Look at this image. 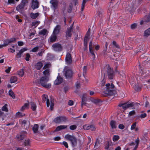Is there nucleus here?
<instances>
[{
  "instance_id": "obj_1",
  "label": "nucleus",
  "mask_w": 150,
  "mask_h": 150,
  "mask_svg": "<svg viewBox=\"0 0 150 150\" xmlns=\"http://www.w3.org/2000/svg\"><path fill=\"white\" fill-rule=\"evenodd\" d=\"M48 96L47 95H43L42 97V101L45 103L46 101V104L48 107H49L50 105V109L52 110L54 105V100L53 99L51 98L50 101L47 98Z\"/></svg>"
},
{
  "instance_id": "obj_2",
  "label": "nucleus",
  "mask_w": 150,
  "mask_h": 150,
  "mask_svg": "<svg viewBox=\"0 0 150 150\" xmlns=\"http://www.w3.org/2000/svg\"><path fill=\"white\" fill-rule=\"evenodd\" d=\"M64 138L66 140L70 142L73 147H74L76 145L77 143V139L74 135L67 134L65 136Z\"/></svg>"
},
{
  "instance_id": "obj_3",
  "label": "nucleus",
  "mask_w": 150,
  "mask_h": 150,
  "mask_svg": "<svg viewBox=\"0 0 150 150\" xmlns=\"http://www.w3.org/2000/svg\"><path fill=\"white\" fill-rule=\"evenodd\" d=\"M106 89L104 91V93L106 95H112L113 94V88H114V85L112 83H107L106 84Z\"/></svg>"
},
{
  "instance_id": "obj_4",
  "label": "nucleus",
  "mask_w": 150,
  "mask_h": 150,
  "mask_svg": "<svg viewBox=\"0 0 150 150\" xmlns=\"http://www.w3.org/2000/svg\"><path fill=\"white\" fill-rule=\"evenodd\" d=\"M48 81V78L46 76L42 77L40 79V83L44 88H50L51 86L50 83H47Z\"/></svg>"
},
{
  "instance_id": "obj_5",
  "label": "nucleus",
  "mask_w": 150,
  "mask_h": 150,
  "mask_svg": "<svg viewBox=\"0 0 150 150\" xmlns=\"http://www.w3.org/2000/svg\"><path fill=\"white\" fill-rule=\"evenodd\" d=\"M63 72L66 78H70L72 76L73 73L71 70L67 67L64 68Z\"/></svg>"
},
{
  "instance_id": "obj_6",
  "label": "nucleus",
  "mask_w": 150,
  "mask_h": 150,
  "mask_svg": "<svg viewBox=\"0 0 150 150\" xmlns=\"http://www.w3.org/2000/svg\"><path fill=\"white\" fill-rule=\"evenodd\" d=\"M136 3L135 1L132 2V4L131 3H129L128 5H127L125 8V9L126 11L131 12L134 10L135 8Z\"/></svg>"
},
{
  "instance_id": "obj_7",
  "label": "nucleus",
  "mask_w": 150,
  "mask_h": 150,
  "mask_svg": "<svg viewBox=\"0 0 150 150\" xmlns=\"http://www.w3.org/2000/svg\"><path fill=\"white\" fill-rule=\"evenodd\" d=\"M67 119L64 116L58 117L54 120V121L56 123H61L67 121Z\"/></svg>"
},
{
  "instance_id": "obj_8",
  "label": "nucleus",
  "mask_w": 150,
  "mask_h": 150,
  "mask_svg": "<svg viewBox=\"0 0 150 150\" xmlns=\"http://www.w3.org/2000/svg\"><path fill=\"white\" fill-rule=\"evenodd\" d=\"M107 72L108 78L110 79H113L114 77V73L113 69L110 67L109 65H106Z\"/></svg>"
},
{
  "instance_id": "obj_9",
  "label": "nucleus",
  "mask_w": 150,
  "mask_h": 150,
  "mask_svg": "<svg viewBox=\"0 0 150 150\" xmlns=\"http://www.w3.org/2000/svg\"><path fill=\"white\" fill-rule=\"evenodd\" d=\"M53 50L55 51H61L62 50V47L61 44L58 43H55L52 45Z\"/></svg>"
},
{
  "instance_id": "obj_10",
  "label": "nucleus",
  "mask_w": 150,
  "mask_h": 150,
  "mask_svg": "<svg viewBox=\"0 0 150 150\" xmlns=\"http://www.w3.org/2000/svg\"><path fill=\"white\" fill-rule=\"evenodd\" d=\"M58 1L57 0H51L50 1V3L51 4V7L54 10L56 9L57 7L58 4Z\"/></svg>"
},
{
  "instance_id": "obj_11",
  "label": "nucleus",
  "mask_w": 150,
  "mask_h": 150,
  "mask_svg": "<svg viewBox=\"0 0 150 150\" xmlns=\"http://www.w3.org/2000/svg\"><path fill=\"white\" fill-rule=\"evenodd\" d=\"M27 134L26 132H22L17 135L16 138L18 140H22L25 137Z\"/></svg>"
},
{
  "instance_id": "obj_12",
  "label": "nucleus",
  "mask_w": 150,
  "mask_h": 150,
  "mask_svg": "<svg viewBox=\"0 0 150 150\" xmlns=\"http://www.w3.org/2000/svg\"><path fill=\"white\" fill-rule=\"evenodd\" d=\"M65 61L68 64H71L72 62L71 55L69 52L67 53L66 54L65 58Z\"/></svg>"
},
{
  "instance_id": "obj_13",
  "label": "nucleus",
  "mask_w": 150,
  "mask_h": 150,
  "mask_svg": "<svg viewBox=\"0 0 150 150\" xmlns=\"http://www.w3.org/2000/svg\"><path fill=\"white\" fill-rule=\"evenodd\" d=\"M60 29L61 26L59 25H57L54 28L52 33L57 35L59 33Z\"/></svg>"
},
{
  "instance_id": "obj_14",
  "label": "nucleus",
  "mask_w": 150,
  "mask_h": 150,
  "mask_svg": "<svg viewBox=\"0 0 150 150\" xmlns=\"http://www.w3.org/2000/svg\"><path fill=\"white\" fill-rule=\"evenodd\" d=\"M120 2H117V3L115 5V6L112 7H111L110 6H112V4H110V7L108 8V10L110 11H112V10L114 11L117 9L119 5L120 4Z\"/></svg>"
},
{
  "instance_id": "obj_15",
  "label": "nucleus",
  "mask_w": 150,
  "mask_h": 150,
  "mask_svg": "<svg viewBox=\"0 0 150 150\" xmlns=\"http://www.w3.org/2000/svg\"><path fill=\"white\" fill-rule=\"evenodd\" d=\"M57 35L52 33L49 39V42H55L57 38Z\"/></svg>"
},
{
  "instance_id": "obj_16",
  "label": "nucleus",
  "mask_w": 150,
  "mask_h": 150,
  "mask_svg": "<svg viewBox=\"0 0 150 150\" xmlns=\"http://www.w3.org/2000/svg\"><path fill=\"white\" fill-rule=\"evenodd\" d=\"M31 7L33 9L38 8L39 7V3L38 1L37 0L33 1Z\"/></svg>"
},
{
  "instance_id": "obj_17",
  "label": "nucleus",
  "mask_w": 150,
  "mask_h": 150,
  "mask_svg": "<svg viewBox=\"0 0 150 150\" xmlns=\"http://www.w3.org/2000/svg\"><path fill=\"white\" fill-rule=\"evenodd\" d=\"M74 23L70 27L68 28L67 29V31H66V35L67 37H70L71 35V31L72 29L73 26V25Z\"/></svg>"
},
{
  "instance_id": "obj_18",
  "label": "nucleus",
  "mask_w": 150,
  "mask_h": 150,
  "mask_svg": "<svg viewBox=\"0 0 150 150\" xmlns=\"http://www.w3.org/2000/svg\"><path fill=\"white\" fill-rule=\"evenodd\" d=\"M62 79L60 76H58L57 79L54 82V83L56 85H58L61 83L62 81Z\"/></svg>"
},
{
  "instance_id": "obj_19",
  "label": "nucleus",
  "mask_w": 150,
  "mask_h": 150,
  "mask_svg": "<svg viewBox=\"0 0 150 150\" xmlns=\"http://www.w3.org/2000/svg\"><path fill=\"white\" fill-rule=\"evenodd\" d=\"M67 127V125H60L57 127L55 130L56 131H59L61 130L66 129Z\"/></svg>"
},
{
  "instance_id": "obj_20",
  "label": "nucleus",
  "mask_w": 150,
  "mask_h": 150,
  "mask_svg": "<svg viewBox=\"0 0 150 150\" xmlns=\"http://www.w3.org/2000/svg\"><path fill=\"white\" fill-rule=\"evenodd\" d=\"M27 49L26 48H24L22 49L17 54V57L18 58H19L21 57V55L24 52L26 51Z\"/></svg>"
},
{
  "instance_id": "obj_21",
  "label": "nucleus",
  "mask_w": 150,
  "mask_h": 150,
  "mask_svg": "<svg viewBox=\"0 0 150 150\" xmlns=\"http://www.w3.org/2000/svg\"><path fill=\"white\" fill-rule=\"evenodd\" d=\"M39 15V13H31L30 14V16L33 19H35Z\"/></svg>"
},
{
  "instance_id": "obj_22",
  "label": "nucleus",
  "mask_w": 150,
  "mask_h": 150,
  "mask_svg": "<svg viewBox=\"0 0 150 150\" xmlns=\"http://www.w3.org/2000/svg\"><path fill=\"white\" fill-rule=\"evenodd\" d=\"M43 64L41 62H37L35 65V67L38 70L40 69L42 67Z\"/></svg>"
},
{
  "instance_id": "obj_23",
  "label": "nucleus",
  "mask_w": 150,
  "mask_h": 150,
  "mask_svg": "<svg viewBox=\"0 0 150 150\" xmlns=\"http://www.w3.org/2000/svg\"><path fill=\"white\" fill-rule=\"evenodd\" d=\"M110 126L112 129H115L116 127V122L112 120L110 123Z\"/></svg>"
},
{
  "instance_id": "obj_24",
  "label": "nucleus",
  "mask_w": 150,
  "mask_h": 150,
  "mask_svg": "<svg viewBox=\"0 0 150 150\" xmlns=\"http://www.w3.org/2000/svg\"><path fill=\"white\" fill-rule=\"evenodd\" d=\"M30 104L32 110L33 111L35 110L37 107V106L35 104L32 102H31Z\"/></svg>"
},
{
  "instance_id": "obj_25",
  "label": "nucleus",
  "mask_w": 150,
  "mask_h": 150,
  "mask_svg": "<svg viewBox=\"0 0 150 150\" xmlns=\"http://www.w3.org/2000/svg\"><path fill=\"white\" fill-rule=\"evenodd\" d=\"M150 35V28L145 30L144 32V36L145 37H148Z\"/></svg>"
},
{
  "instance_id": "obj_26",
  "label": "nucleus",
  "mask_w": 150,
  "mask_h": 150,
  "mask_svg": "<svg viewBox=\"0 0 150 150\" xmlns=\"http://www.w3.org/2000/svg\"><path fill=\"white\" fill-rule=\"evenodd\" d=\"M24 7L25 6L24 5L21 3L17 6L16 9L18 11H20L23 9Z\"/></svg>"
},
{
  "instance_id": "obj_27",
  "label": "nucleus",
  "mask_w": 150,
  "mask_h": 150,
  "mask_svg": "<svg viewBox=\"0 0 150 150\" xmlns=\"http://www.w3.org/2000/svg\"><path fill=\"white\" fill-rule=\"evenodd\" d=\"M10 80L11 83H14L17 81V78L15 76H12L11 77Z\"/></svg>"
},
{
  "instance_id": "obj_28",
  "label": "nucleus",
  "mask_w": 150,
  "mask_h": 150,
  "mask_svg": "<svg viewBox=\"0 0 150 150\" xmlns=\"http://www.w3.org/2000/svg\"><path fill=\"white\" fill-rule=\"evenodd\" d=\"M91 101L92 102L96 104H98L102 102L101 100L99 99H93Z\"/></svg>"
},
{
  "instance_id": "obj_29",
  "label": "nucleus",
  "mask_w": 150,
  "mask_h": 150,
  "mask_svg": "<svg viewBox=\"0 0 150 150\" xmlns=\"http://www.w3.org/2000/svg\"><path fill=\"white\" fill-rule=\"evenodd\" d=\"M118 106L120 107H121L124 110H126L128 108V107L127 103L119 104Z\"/></svg>"
},
{
  "instance_id": "obj_30",
  "label": "nucleus",
  "mask_w": 150,
  "mask_h": 150,
  "mask_svg": "<svg viewBox=\"0 0 150 150\" xmlns=\"http://www.w3.org/2000/svg\"><path fill=\"white\" fill-rule=\"evenodd\" d=\"M99 144L100 141L98 139H97L94 146V148L95 149H97L99 147Z\"/></svg>"
},
{
  "instance_id": "obj_31",
  "label": "nucleus",
  "mask_w": 150,
  "mask_h": 150,
  "mask_svg": "<svg viewBox=\"0 0 150 150\" xmlns=\"http://www.w3.org/2000/svg\"><path fill=\"white\" fill-rule=\"evenodd\" d=\"M8 93L9 96L12 97L13 99L15 98V94L11 89L9 91Z\"/></svg>"
},
{
  "instance_id": "obj_32",
  "label": "nucleus",
  "mask_w": 150,
  "mask_h": 150,
  "mask_svg": "<svg viewBox=\"0 0 150 150\" xmlns=\"http://www.w3.org/2000/svg\"><path fill=\"white\" fill-rule=\"evenodd\" d=\"M38 126L37 124H35L34 125L33 129L34 133H37V132L38 129Z\"/></svg>"
},
{
  "instance_id": "obj_33",
  "label": "nucleus",
  "mask_w": 150,
  "mask_h": 150,
  "mask_svg": "<svg viewBox=\"0 0 150 150\" xmlns=\"http://www.w3.org/2000/svg\"><path fill=\"white\" fill-rule=\"evenodd\" d=\"M24 72L23 69L19 70L18 72V74L20 76H23Z\"/></svg>"
},
{
  "instance_id": "obj_34",
  "label": "nucleus",
  "mask_w": 150,
  "mask_h": 150,
  "mask_svg": "<svg viewBox=\"0 0 150 150\" xmlns=\"http://www.w3.org/2000/svg\"><path fill=\"white\" fill-rule=\"evenodd\" d=\"M47 32V30L45 29H43L39 32V34L40 35H44L46 34Z\"/></svg>"
},
{
  "instance_id": "obj_35",
  "label": "nucleus",
  "mask_w": 150,
  "mask_h": 150,
  "mask_svg": "<svg viewBox=\"0 0 150 150\" xmlns=\"http://www.w3.org/2000/svg\"><path fill=\"white\" fill-rule=\"evenodd\" d=\"M29 105V104L28 103H25V104L24 105L22 106L21 108V110H25V109L27 108Z\"/></svg>"
},
{
  "instance_id": "obj_36",
  "label": "nucleus",
  "mask_w": 150,
  "mask_h": 150,
  "mask_svg": "<svg viewBox=\"0 0 150 150\" xmlns=\"http://www.w3.org/2000/svg\"><path fill=\"white\" fill-rule=\"evenodd\" d=\"M128 108L130 107H134L135 105H137V103H127Z\"/></svg>"
},
{
  "instance_id": "obj_37",
  "label": "nucleus",
  "mask_w": 150,
  "mask_h": 150,
  "mask_svg": "<svg viewBox=\"0 0 150 150\" xmlns=\"http://www.w3.org/2000/svg\"><path fill=\"white\" fill-rule=\"evenodd\" d=\"M25 115L24 114L22 113H21L18 112L16 113V117H22Z\"/></svg>"
},
{
  "instance_id": "obj_38",
  "label": "nucleus",
  "mask_w": 150,
  "mask_h": 150,
  "mask_svg": "<svg viewBox=\"0 0 150 150\" xmlns=\"http://www.w3.org/2000/svg\"><path fill=\"white\" fill-rule=\"evenodd\" d=\"M91 127V125H86L83 126V128L85 130H88L90 129Z\"/></svg>"
},
{
  "instance_id": "obj_39",
  "label": "nucleus",
  "mask_w": 150,
  "mask_h": 150,
  "mask_svg": "<svg viewBox=\"0 0 150 150\" xmlns=\"http://www.w3.org/2000/svg\"><path fill=\"white\" fill-rule=\"evenodd\" d=\"M43 74L45 76L47 77V76H48L49 74V70L48 69H46L43 72Z\"/></svg>"
},
{
  "instance_id": "obj_40",
  "label": "nucleus",
  "mask_w": 150,
  "mask_h": 150,
  "mask_svg": "<svg viewBox=\"0 0 150 150\" xmlns=\"http://www.w3.org/2000/svg\"><path fill=\"white\" fill-rule=\"evenodd\" d=\"M119 139V137L118 135H114L112 138L113 141L114 142L117 141Z\"/></svg>"
},
{
  "instance_id": "obj_41",
  "label": "nucleus",
  "mask_w": 150,
  "mask_h": 150,
  "mask_svg": "<svg viewBox=\"0 0 150 150\" xmlns=\"http://www.w3.org/2000/svg\"><path fill=\"white\" fill-rule=\"evenodd\" d=\"M90 32V29L89 28L88 29V31L87 32L86 34V35L85 36V38H84L85 41V40H86V39H87V38H88V37L89 36V35Z\"/></svg>"
},
{
  "instance_id": "obj_42",
  "label": "nucleus",
  "mask_w": 150,
  "mask_h": 150,
  "mask_svg": "<svg viewBox=\"0 0 150 150\" xmlns=\"http://www.w3.org/2000/svg\"><path fill=\"white\" fill-rule=\"evenodd\" d=\"M30 143V140L28 139H27L25 140L24 142V144L25 146H28L29 145Z\"/></svg>"
},
{
  "instance_id": "obj_43",
  "label": "nucleus",
  "mask_w": 150,
  "mask_h": 150,
  "mask_svg": "<svg viewBox=\"0 0 150 150\" xmlns=\"http://www.w3.org/2000/svg\"><path fill=\"white\" fill-rule=\"evenodd\" d=\"M50 64L49 63H47L44 66L43 68L44 69H48L50 68Z\"/></svg>"
},
{
  "instance_id": "obj_44",
  "label": "nucleus",
  "mask_w": 150,
  "mask_h": 150,
  "mask_svg": "<svg viewBox=\"0 0 150 150\" xmlns=\"http://www.w3.org/2000/svg\"><path fill=\"white\" fill-rule=\"evenodd\" d=\"M86 2V0H83L81 5V10L83 11L84 8L85 4Z\"/></svg>"
},
{
  "instance_id": "obj_45",
  "label": "nucleus",
  "mask_w": 150,
  "mask_h": 150,
  "mask_svg": "<svg viewBox=\"0 0 150 150\" xmlns=\"http://www.w3.org/2000/svg\"><path fill=\"white\" fill-rule=\"evenodd\" d=\"M7 104H5L2 108V110L3 111L7 112L8 110V109L7 108Z\"/></svg>"
},
{
  "instance_id": "obj_46",
  "label": "nucleus",
  "mask_w": 150,
  "mask_h": 150,
  "mask_svg": "<svg viewBox=\"0 0 150 150\" xmlns=\"http://www.w3.org/2000/svg\"><path fill=\"white\" fill-rule=\"evenodd\" d=\"M89 51L91 54V58L94 59L95 57V55L94 53L93 50H91V51Z\"/></svg>"
},
{
  "instance_id": "obj_47",
  "label": "nucleus",
  "mask_w": 150,
  "mask_h": 150,
  "mask_svg": "<svg viewBox=\"0 0 150 150\" xmlns=\"http://www.w3.org/2000/svg\"><path fill=\"white\" fill-rule=\"evenodd\" d=\"M141 87L139 85H135L134 89L135 90L137 91H139L141 90Z\"/></svg>"
},
{
  "instance_id": "obj_48",
  "label": "nucleus",
  "mask_w": 150,
  "mask_h": 150,
  "mask_svg": "<svg viewBox=\"0 0 150 150\" xmlns=\"http://www.w3.org/2000/svg\"><path fill=\"white\" fill-rule=\"evenodd\" d=\"M136 124L137 123L135 122L132 124L130 128L131 130H133L135 128L136 126Z\"/></svg>"
},
{
  "instance_id": "obj_49",
  "label": "nucleus",
  "mask_w": 150,
  "mask_h": 150,
  "mask_svg": "<svg viewBox=\"0 0 150 150\" xmlns=\"http://www.w3.org/2000/svg\"><path fill=\"white\" fill-rule=\"evenodd\" d=\"M39 21H36L33 22L32 23V25L33 26H36L39 24Z\"/></svg>"
},
{
  "instance_id": "obj_50",
  "label": "nucleus",
  "mask_w": 150,
  "mask_h": 150,
  "mask_svg": "<svg viewBox=\"0 0 150 150\" xmlns=\"http://www.w3.org/2000/svg\"><path fill=\"white\" fill-rule=\"evenodd\" d=\"M89 51L93 50V47H92V41H91L89 42Z\"/></svg>"
},
{
  "instance_id": "obj_51",
  "label": "nucleus",
  "mask_w": 150,
  "mask_h": 150,
  "mask_svg": "<svg viewBox=\"0 0 150 150\" xmlns=\"http://www.w3.org/2000/svg\"><path fill=\"white\" fill-rule=\"evenodd\" d=\"M38 49L39 47L37 46L33 48L31 51L33 52H36L38 51Z\"/></svg>"
},
{
  "instance_id": "obj_52",
  "label": "nucleus",
  "mask_w": 150,
  "mask_h": 150,
  "mask_svg": "<svg viewBox=\"0 0 150 150\" xmlns=\"http://www.w3.org/2000/svg\"><path fill=\"white\" fill-rule=\"evenodd\" d=\"M145 21H150V13L148 16H146L145 17Z\"/></svg>"
},
{
  "instance_id": "obj_53",
  "label": "nucleus",
  "mask_w": 150,
  "mask_h": 150,
  "mask_svg": "<svg viewBox=\"0 0 150 150\" xmlns=\"http://www.w3.org/2000/svg\"><path fill=\"white\" fill-rule=\"evenodd\" d=\"M9 43L11 42H14L16 41V39L15 38H11L10 39L8 40Z\"/></svg>"
},
{
  "instance_id": "obj_54",
  "label": "nucleus",
  "mask_w": 150,
  "mask_h": 150,
  "mask_svg": "<svg viewBox=\"0 0 150 150\" xmlns=\"http://www.w3.org/2000/svg\"><path fill=\"white\" fill-rule=\"evenodd\" d=\"M76 125H72L70 126V129L71 130H74L76 129Z\"/></svg>"
},
{
  "instance_id": "obj_55",
  "label": "nucleus",
  "mask_w": 150,
  "mask_h": 150,
  "mask_svg": "<svg viewBox=\"0 0 150 150\" xmlns=\"http://www.w3.org/2000/svg\"><path fill=\"white\" fill-rule=\"evenodd\" d=\"M88 38L87 39H86L85 41V40H84V49H86L87 48V41L88 40Z\"/></svg>"
},
{
  "instance_id": "obj_56",
  "label": "nucleus",
  "mask_w": 150,
  "mask_h": 150,
  "mask_svg": "<svg viewBox=\"0 0 150 150\" xmlns=\"http://www.w3.org/2000/svg\"><path fill=\"white\" fill-rule=\"evenodd\" d=\"M30 57V54L29 53H27L26 54V57L25 58V60L27 61H29Z\"/></svg>"
},
{
  "instance_id": "obj_57",
  "label": "nucleus",
  "mask_w": 150,
  "mask_h": 150,
  "mask_svg": "<svg viewBox=\"0 0 150 150\" xmlns=\"http://www.w3.org/2000/svg\"><path fill=\"white\" fill-rule=\"evenodd\" d=\"M135 114V112L134 110H132L131 111H130L128 115L129 116H131L132 115H134Z\"/></svg>"
},
{
  "instance_id": "obj_58",
  "label": "nucleus",
  "mask_w": 150,
  "mask_h": 150,
  "mask_svg": "<svg viewBox=\"0 0 150 150\" xmlns=\"http://www.w3.org/2000/svg\"><path fill=\"white\" fill-rule=\"evenodd\" d=\"M137 26V25L136 23H134L131 25V28L132 29H134Z\"/></svg>"
},
{
  "instance_id": "obj_59",
  "label": "nucleus",
  "mask_w": 150,
  "mask_h": 150,
  "mask_svg": "<svg viewBox=\"0 0 150 150\" xmlns=\"http://www.w3.org/2000/svg\"><path fill=\"white\" fill-rule=\"evenodd\" d=\"M112 44L114 45L116 48H119V45L117 44L116 42L115 41H113L112 42Z\"/></svg>"
},
{
  "instance_id": "obj_60",
  "label": "nucleus",
  "mask_w": 150,
  "mask_h": 150,
  "mask_svg": "<svg viewBox=\"0 0 150 150\" xmlns=\"http://www.w3.org/2000/svg\"><path fill=\"white\" fill-rule=\"evenodd\" d=\"M11 67H8L7 69H6L5 70V71L7 73H8L10 71L11 69Z\"/></svg>"
},
{
  "instance_id": "obj_61",
  "label": "nucleus",
  "mask_w": 150,
  "mask_h": 150,
  "mask_svg": "<svg viewBox=\"0 0 150 150\" xmlns=\"http://www.w3.org/2000/svg\"><path fill=\"white\" fill-rule=\"evenodd\" d=\"M87 69V67L85 66L83 69V74L84 75V74H86Z\"/></svg>"
},
{
  "instance_id": "obj_62",
  "label": "nucleus",
  "mask_w": 150,
  "mask_h": 150,
  "mask_svg": "<svg viewBox=\"0 0 150 150\" xmlns=\"http://www.w3.org/2000/svg\"><path fill=\"white\" fill-rule=\"evenodd\" d=\"M27 3H28V1L27 0H23L21 3L25 6L26 4Z\"/></svg>"
},
{
  "instance_id": "obj_63",
  "label": "nucleus",
  "mask_w": 150,
  "mask_h": 150,
  "mask_svg": "<svg viewBox=\"0 0 150 150\" xmlns=\"http://www.w3.org/2000/svg\"><path fill=\"white\" fill-rule=\"evenodd\" d=\"M65 146V147L68 148V146L67 143L65 141H64L62 143Z\"/></svg>"
},
{
  "instance_id": "obj_64",
  "label": "nucleus",
  "mask_w": 150,
  "mask_h": 150,
  "mask_svg": "<svg viewBox=\"0 0 150 150\" xmlns=\"http://www.w3.org/2000/svg\"><path fill=\"white\" fill-rule=\"evenodd\" d=\"M91 128L90 129L92 131H94L96 129V128L95 126L93 125H91Z\"/></svg>"
}]
</instances>
